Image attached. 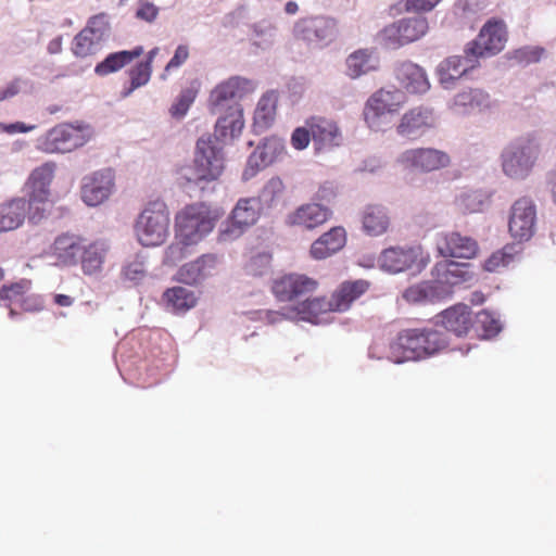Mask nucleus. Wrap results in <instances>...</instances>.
I'll return each mask as SVG.
<instances>
[{
    "mask_svg": "<svg viewBox=\"0 0 556 556\" xmlns=\"http://www.w3.org/2000/svg\"><path fill=\"white\" fill-rule=\"evenodd\" d=\"M25 87V81L22 78H14L0 89V102L9 100L20 94Z\"/></svg>",
    "mask_w": 556,
    "mask_h": 556,
    "instance_id": "nucleus-55",
    "label": "nucleus"
},
{
    "mask_svg": "<svg viewBox=\"0 0 556 556\" xmlns=\"http://www.w3.org/2000/svg\"><path fill=\"white\" fill-rule=\"evenodd\" d=\"M432 113L428 109L414 108L405 113L397 126V132L403 136H412L419 130L432 125Z\"/></svg>",
    "mask_w": 556,
    "mask_h": 556,
    "instance_id": "nucleus-38",
    "label": "nucleus"
},
{
    "mask_svg": "<svg viewBox=\"0 0 556 556\" xmlns=\"http://www.w3.org/2000/svg\"><path fill=\"white\" fill-rule=\"evenodd\" d=\"M109 245L103 240H94L84 243V250L79 255L78 264L87 276L98 275L102 271Z\"/></svg>",
    "mask_w": 556,
    "mask_h": 556,
    "instance_id": "nucleus-30",
    "label": "nucleus"
},
{
    "mask_svg": "<svg viewBox=\"0 0 556 556\" xmlns=\"http://www.w3.org/2000/svg\"><path fill=\"white\" fill-rule=\"evenodd\" d=\"M198 94V88L188 87L182 89L176 101L172 104L169 113L172 117L180 119L189 111Z\"/></svg>",
    "mask_w": 556,
    "mask_h": 556,
    "instance_id": "nucleus-47",
    "label": "nucleus"
},
{
    "mask_svg": "<svg viewBox=\"0 0 556 556\" xmlns=\"http://www.w3.org/2000/svg\"><path fill=\"white\" fill-rule=\"evenodd\" d=\"M123 276L130 281H139L146 276L144 264L141 261L129 262L123 268Z\"/></svg>",
    "mask_w": 556,
    "mask_h": 556,
    "instance_id": "nucleus-54",
    "label": "nucleus"
},
{
    "mask_svg": "<svg viewBox=\"0 0 556 556\" xmlns=\"http://www.w3.org/2000/svg\"><path fill=\"white\" fill-rule=\"evenodd\" d=\"M311 129L305 127H298L291 135V144L296 150L305 149L311 141Z\"/></svg>",
    "mask_w": 556,
    "mask_h": 556,
    "instance_id": "nucleus-56",
    "label": "nucleus"
},
{
    "mask_svg": "<svg viewBox=\"0 0 556 556\" xmlns=\"http://www.w3.org/2000/svg\"><path fill=\"white\" fill-rule=\"evenodd\" d=\"M62 50V37H55L48 43V51L51 54L60 53Z\"/></svg>",
    "mask_w": 556,
    "mask_h": 556,
    "instance_id": "nucleus-63",
    "label": "nucleus"
},
{
    "mask_svg": "<svg viewBox=\"0 0 556 556\" xmlns=\"http://www.w3.org/2000/svg\"><path fill=\"white\" fill-rule=\"evenodd\" d=\"M278 103V94L276 91H268L258 100L254 117L253 126L256 131L268 129L276 117Z\"/></svg>",
    "mask_w": 556,
    "mask_h": 556,
    "instance_id": "nucleus-37",
    "label": "nucleus"
},
{
    "mask_svg": "<svg viewBox=\"0 0 556 556\" xmlns=\"http://www.w3.org/2000/svg\"><path fill=\"white\" fill-rule=\"evenodd\" d=\"M396 24L405 45L420 39L429 29L428 21L424 16L402 18Z\"/></svg>",
    "mask_w": 556,
    "mask_h": 556,
    "instance_id": "nucleus-42",
    "label": "nucleus"
},
{
    "mask_svg": "<svg viewBox=\"0 0 556 556\" xmlns=\"http://www.w3.org/2000/svg\"><path fill=\"white\" fill-rule=\"evenodd\" d=\"M330 312H334L330 299L320 296L307 299L294 307L288 308L281 315L289 319H300L318 324L321 321L323 315Z\"/></svg>",
    "mask_w": 556,
    "mask_h": 556,
    "instance_id": "nucleus-24",
    "label": "nucleus"
},
{
    "mask_svg": "<svg viewBox=\"0 0 556 556\" xmlns=\"http://www.w3.org/2000/svg\"><path fill=\"white\" fill-rule=\"evenodd\" d=\"M55 168L54 162H46L33 169L27 178L26 217L33 224H38L46 218L53 206L50 186L54 179Z\"/></svg>",
    "mask_w": 556,
    "mask_h": 556,
    "instance_id": "nucleus-3",
    "label": "nucleus"
},
{
    "mask_svg": "<svg viewBox=\"0 0 556 556\" xmlns=\"http://www.w3.org/2000/svg\"><path fill=\"white\" fill-rule=\"evenodd\" d=\"M513 261V248L505 247L502 250L494 252L488 260H485L483 268L488 271H497L498 269L508 266Z\"/></svg>",
    "mask_w": 556,
    "mask_h": 556,
    "instance_id": "nucleus-51",
    "label": "nucleus"
},
{
    "mask_svg": "<svg viewBox=\"0 0 556 556\" xmlns=\"http://www.w3.org/2000/svg\"><path fill=\"white\" fill-rule=\"evenodd\" d=\"M2 129L8 134H15V132H27L33 129H35L34 125L27 126L22 122H16L12 124H5L1 125Z\"/></svg>",
    "mask_w": 556,
    "mask_h": 556,
    "instance_id": "nucleus-59",
    "label": "nucleus"
},
{
    "mask_svg": "<svg viewBox=\"0 0 556 556\" xmlns=\"http://www.w3.org/2000/svg\"><path fill=\"white\" fill-rule=\"evenodd\" d=\"M332 217V211L319 203H304L290 212L286 224L303 230H315L325 225Z\"/></svg>",
    "mask_w": 556,
    "mask_h": 556,
    "instance_id": "nucleus-17",
    "label": "nucleus"
},
{
    "mask_svg": "<svg viewBox=\"0 0 556 556\" xmlns=\"http://www.w3.org/2000/svg\"><path fill=\"white\" fill-rule=\"evenodd\" d=\"M337 33V21L324 15L300 18L293 28L294 37L308 43L327 45L336 38Z\"/></svg>",
    "mask_w": 556,
    "mask_h": 556,
    "instance_id": "nucleus-12",
    "label": "nucleus"
},
{
    "mask_svg": "<svg viewBox=\"0 0 556 556\" xmlns=\"http://www.w3.org/2000/svg\"><path fill=\"white\" fill-rule=\"evenodd\" d=\"M162 300L166 309L175 314L189 311L198 302V298L192 290L179 286L166 289Z\"/></svg>",
    "mask_w": 556,
    "mask_h": 556,
    "instance_id": "nucleus-36",
    "label": "nucleus"
},
{
    "mask_svg": "<svg viewBox=\"0 0 556 556\" xmlns=\"http://www.w3.org/2000/svg\"><path fill=\"white\" fill-rule=\"evenodd\" d=\"M114 188V174L111 169L93 173L81 187V198L89 206H97L109 199Z\"/></svg>",
    "mask_w": 556,
    "mask_h": 556,
    "instance_id": "nucleus-21",
    "label": "nucleus"
},
{
    "mask_svg": "<svg viewBox=\"0 0 556 556\" xmlns=\"http://www.w3.org/2000/svg\"><path fill=\"white\" fill-rule=\"evenodd\" d=\"M54 303L59 306L68 307L74 303L73 298L66 294H55L54 295Z\"/></svg>",
    "mask_w": 556,
    "mask_h": 556,
    "instance_id": "nucleus-64",
    "label": "nucleus"
},
{
    "mask_svg": "<svg viewBox=\"0 0 556 556\" xmlns=\"http://www.w3.org/2000/svg\"><path fill=\"white\" fill-rule=\"evenodd\" d=\"M405 94L399 89H379L369 97L364 108V118L372 129H378L380 118L387 114H394L405 103Z\"/></svg>",
    "mask_w": 556,
    "mask_h": 556,
    "instance_id": "nucleus-11",
    "label": "nucleus"
},
{
    "mask_svg": "<svg viewBox=\"0 0 556 556\" xmlns=\"http://www.w3.org/2000/svg\"><path fill=\"white\" fill-rule=\"evenodd\" d=\"M86 238L74 232H63L55 237L50 247V255L61 266H76L84 250Z\"/></svg>",
    "mask_w": 556,
    "mask_h": 556,
    "instance_id": "nucleus-19",
    "label": "nucleus"
},
{
    "mask_svg": "<svg viewBox=\"0 0 556 556\" xmlns=\"http://www.w3.org/2000/svg\"><path fill=\"white\" fill-rule=\"evenodd\" d=\"M90 139L88 129L68 123L58 124L37 139V148L49 154L72 152Z\"/></svg>",
    "mask_w": 556,
    "mask_h": 556,
    "instance_id": "nucleus-6",
    "label": "nucleus"
},
{
    "mask_svg": "<svg viewBox=\"0 0 556 556\" xmlns=\"http://www.w3.org/2000/svg\"><path fill=\"white\" fill-rule=\"evenodd\" d=\"M547 186L554 202L556 203V168L553 169L547 177Z\"/></svg>",
    "mask_w": 556,
    "mask_h": 556,
    "instance_id": "nucleus-62",
    "label": "nucleus"
},
{
    "mask_svg": "<svg viewBox=\"0 0 556 556\" xmlns=\"http://www.w3.org/2000/svg\"><path fill=\"white\" fill-rule=\"evenodd\" d=\"M399 163L407 169L429 173L445 168L451 163L450 155L433 148H417L404 151Z\"/></svg>",
    "mask_w": 556,
    "mask_h": 556,
    "instance_id": "nucleus-14",
    "label": "nucleus"
},
{
    "mask_svg": "<svg viewBox=\"0 0 556 556\" xmlns=\"http://www.w3.org/2000/svg\"><path fill=\"white\" fill-rule=\"evenodd\" d=\"M216 218L204 203L187 205L175 218L177 238L197 244L213 230Z\"/></svg>",
    "mask_w": 556,
    "mask_h": 556,
    "instance_id": "nucleus-4",
    "label": "nucleus"
},
{
    "mask_svg": "<svg viewBox=\"0 0 556 556\" xmlns=\"http://www.w3.org/2000/svg\"><path fill=\"white\" fill-rule=\"evenodd\" d=\"M159 15V8L150 0H138V7L136 10V17L146 21L153 22Z\"/></svg>",
    "mask_w": 556,
    "mask_h": 556,
    "instance_id": "nucleus-52",
    "label": "nucleus"
},
{
    "mask_svg": "<svg viewBox=\"0 0 556 556\" xmlns=\"http://www.w3.org/2000/svg\"><path fill=\"white\" fill-rule=\"evenodd\" d=\"M273 254L269 251L253 252L244 266L245 274L253 278L266 277L271 274Z\"/></svg>",
    "mask_w": 556,
    "mask_h": 556,
    "instance_id": "nucleus-44",
    "label": "nucleus"
},
{
    "mask_svg": "<svg viewBox=\"0 0 556 556\" xmlns=\"http://www.w3.org/2000/svg\"><path fill=\"white\" fill-rule=\"evenodd\" d=\"M143 52L142 47H137L134 50L118 51L109 54L102 62L98 63L94 67L96 74L105 76L114 73L125 65L129 64L136 58H139Z\"/></svg>",
    "mask_w": 556,
    "mask_h": 556,
    "instance_id": "nucleus-41",
    "label": "nucleus"
},
{
    "mask_svg": "<svg viewBox=\"0 0 556 556\" xmlns=\"http://www.w3.org/2000/svg\"><path fill=\"white\" fill-rule=\"evenodd\" d=\"M442 0H406L407 11L428 12L435 8Z\"/></svg>",
    "mask_w": 556,
    "mask_h": 556,
    "instance_id": "nucleus-58",
    "label": "nucleus"
},
{
    "mask_svg": "<svg viewBox=\"0 0 556 556\" xmlns=\"http://www.w3.org/2000/svg\"><path fill=\"white\" fill-rule=\"evenodd\" d=\"M318 282L301 274H289L275 280L273 292L280 301H292L314 292Z\"/></svg>",
    "mask_w": 556,
    "mask_h": 556,
    "instance_id": "nucleus-20",
    "label": "nucleus"
},
{
    "mask_svg": "<svg viewBox=\"0 0 556 556\" xmlns=\"http://www.w3.org/2000/svg\"><path fill=\"white\" fill-rule=\"evenodd\" d=\"M191 245H194V243L185 242L181 238H177L176 233L175 241L168 245L165 251L164 263L167 265H176L188 255Z\"/></svg>",
    "mask_w": 556,
    "mask_h": 556,
    "instance_id": "nucleus-50",
    "label": "nucleus"
},
{
    "mask_svg": "<svg viewBox=\"0 0 556 556\" xmlns=\"http://www.w3.org/2000/svg\"><path fill=\"white\" fill-rule=\"evenodd\" d=\"M108 31L102 16H92L87 26L80 30L72 42V51L77 58H86L97 53Z\"/></svg>",
    "mask_w": 556,
    "mask_h": 556,
    "instance_id": "nucleus-15",
    "label": "nucleus"
},
{
    "mask_svg": "<svg viewBox=\"0 0 556 556\" xmlns=\"http://www.w3.org/2000/svg\"><path fill=\"white\" fill-rule=\"evenodd\" d=\"M543 151V138L538 131L528 132L509 143L502 152V168L513 179H526Z\"/></svg>",
    "mask_w": 556,
    "mask_h": 556,
    "instance_id": "nucleus-2",
    "label": "nucleus"
},
{
    "mask_svg": "<svg viewBox=\"0 0 556 556\" xmlns=\"http://www.w3.org/2000/svg\"><path fill=\"white\" fill-rule=\"evenodd\" d=\"M169 228V212L164 202L149 203L139 215L135 231L139 242L144 247L162 244Z\"/></svg>",
    "mask_w": 556,
    "mask_h": 556,
    "instance_id": "nucleus-5",
    "label": "nucleus"
},
{
    "mask_svg": "<svg viewBox=\"0 0 556 556\" xmlns=\"http://www.w3.org/2000/svg\"><path fill=\"white\" fill-rule=\"evenodd\" d=\"M403 298L406 302L413 304L441 300V298L438 294V291L434 288L432 280L421 281L419 283L408 287L403 292Z\"/></svg>",
    "mask_w": 556,
    "mask_h": 556,
    "instance_id": "nucleus-43",
    "label": "nucleus"
},
{
    "mask_svg": "<svg viewBox=\"0 0 556 556\" xmlns=\"http://www.w3.org/2000/svg\"><path fill=\"white\" fill-rule=\"evenodd\" d=\"M361 222L366 235L378 237L388 231L391 218L384 206L380 204H368L362 211Z\"/></svg>",
    "mask_w": 556,
    "mask_h": 556,
    "instance_id": "nucleus-33",
    "label": "nucleus"
},
{
    "mask_svg": "<svg viewBox=\"0 0 556 556\" xmlns=\"http://www.w3.org/2000/svg\"><path fill=\"white\" fill-rule=\"evenodd\" d=\"M429 262V254L425 253L419 245L406 248L391 247L383 250L379 257L381 268L393 274L408 269L421 271Z\"/></svg>",
    "mask_w": 556,
    "mask_h": 556,
    "instance_id": "nucleus-8",
    "label": "nucleus"
},
{
    "mask_svg": "<svg viewBox=\"0 0 556 556\" xmlns=\"http://www.w3.org/2000/svg\"><path fill=\"white\" fill-rule=\"evenodd\" d=\"M479 66V61L468 52L466 47L464 55H452L442 61L438 68L439 79L445 88L467 72Z\"/></svg>",
    "mask_w": 556,
    "mask_h": 556,
    "instance_id": "nucleus-23",
    "label": "nucleus"
},
{
    "mask_svg": "<svg viewBox=\"0 0 556 556\" xmlns=\"http://www.w3.org/2000/svg\"><path fill=\"white\" fill-rule=\"evenodd\" d=\"M315 142L325 147H338L342 142V134L337 123L320 116L311 117L306 122Z\"/></svg>",
    "mask_w": 556,
    "mask_h": 556,
    "instance_id": "nucleus-32",
    "label": "nucleus"
},
{
    "mask_svg": "<svg viewBox=\"0 0 556 556\" xmlns=\"http://www.w3.org/2000/svg\"><path fill=\"white\" fill-rule=\"evenodd\" d=\"M440 323L447 331L457 337H466L473 328V317L469 306L454 305L440 314Z\"/></svg>",
    "mask_w": 556,
    "mask_h": 556,
    "instance_id": "nucleus-26",
    "label": "nucleus"
},
{
    "mask_svg": "<svg viewBox=\"0 0 556 556\" xmlns=\"http://www.w3.org/2000/svg\"><path fill=\"white\" fill-rule=\"evenodd\" d=\"M253 81L233 76L218 84L210 93L208 108L212 114H220L231 104L253 91Z\"/></svg>",
    "mask_w": 556,
    "mask_h": 556,
    "instance_id": "nucleus-10",
    "label": "nucleus"
},
{
    "mask_svg": "<svg viewBox=\"0 0 556 556\" xmlns=\"http://www.w3.org/2000/svg\"><path fill=\"white\" fill-rule=\"evenodd\" d=\"M217 263L215 254H203L195 261L182 265L177 271V280L187 285L198 283L213 274Z\"/></svg>",
    "mask_w": 556,
    "mask_h": 556,
    "instance_id": "nucleus-28",
    "label": "nucleus"
},
{
    "mask_svg": "<svg viewBox=\"0 0 556 556\" xmlns=\"http://www.w3.org/2000/svg\"><path fill=\"white\" fill-rule=\"evenodd\" d=\"M152 66L150 62H140L129 72L130 87L124 92V96H129L135 89L144 86L150 80Z\"/></svg>",
    "mask_w": 556,
    "mask_h": 556,
    "instance_id": "nucleus-49",
    "label": "nucleus"
},
{
    "mask_svg": "<svg viewBox=\"0 0 556 556\" xmlns=\"http://www.w3.org/2000/svg\"><path fill=\"white\" fill-rule=\"evenodd\" d=\"M432 282L441 299L450 296L454 288L472 279L470 265L457 263L452 260H443L431 269Z\"/></svg>",
    "mask_w": 556,
    "mask_h": 556,
    "instance_id": "nucleus-9",
    "label": "nucleus"
},
{
    "mask_svg": "<svg viewBox=\"0 0 556 556\" xmlns=\"http://www.w3.org/2000/svg\"><path fill=\"white\" fill-rule=\"evenodd\" d=\"M345 243V229L341 226H336L312 243L309 254L314 260H325L342 250Z\"/></svg>",
    "mask_w": 556,
    "mask_h": 556,
    "instance_id": "nucleus-27",
    "label": "nucleus"
},
{
    "mask_svg": "<svg viewBox=\"0 0 556 556\" xmlns=\"http://www.w3.org/2000/svg\"><path fill=\"white\" fill-rule=\"evenodd\" d=\"M285 146L277 138H267L251 153L248 159L243 178L253 177L260 169L267 167L283 152Z\"/></svg>",
    "mask_w": 556,
    "mask_h": 556,
    "instance_id": "nucleus-22",
    "label": "nucleus"
},
{
    "mask_svg": "<svg viewBox=\"0 0 556 556\" xmlns=\"http://www.w3.org/2000/svg\"><path fill=\"white\" fill-rule=\"evenodd\" d=\"M26 218V200L17 198L9 202L0 212V232L18 228Z\"/></svg>",
    "mask_w": 556,
    "mask_h": 556,
    "instance_id": "nucleus-40",
    "label": "nucleus"
},
{
    "mask_svg": "<svg viewBox=\"0 0 556 556\" xmlns=\"http://www.w3.org/2000/svg\"><path fill=\"white\" fill-rule=\"evenodd\" d=\"M507 40L506 26L501 21H489L481 28L478 37L466 46L468 52L478 61L481 58L495 55L501 52Z\"/></svg>",
    "mask_w": 556,
    "mask_h": 556,
    "instance_id": "nucleus-13",
    "label": "nucleus"
},
{
    "mask_svg": "<svg viewBox=\"0 0 556 556\" xmlns=\"http://www.w3.org/2000/svg\"><path fill=\"white\" fill-rule=\"evenodd\" d=\"M536 210L533 201L529 198L518 199L511 206L509 218V232L520 241L529 240L535 228Z\"/></svg>",
    "mask_w": 556,
    "mask_h": 556,
    "instance_id": "nucleus-16",
    "label": "nucleus"
},
{
    "mask_svg": "<svg viewBox=\"0 0 556 556\" xmlns=\"http://www.w3.org/2000/svg\"><path fill=\"white\" fill-rule=\"evenodd\" d=\"M260 217V199L244 198L240 199L231 212V224L238 228L239 232L242 229L254 225Z\"/></svg>",
    "mask_w": 556,
    "mask_h": 556,
    "instance_id": "nucleus-35",
    "label": "nucleus"
},
{
    "mask_svg": "<svg viewBox=\"0 0 556 556\" xmlns=\"http://www.w3.org/2000/svg\"><path fill=\"white\" fill-rule=\"evenodd\" d=\"M224 169L222 149L213 144L212 139L200 138L197 142V152L192 173L186 178L192 182L211 181L217 179Z\"/></svg>",
    "mask_w": 556,
    "mask_h": 556,
    "instance_id": "nucleus-7",
    "label": "nucleus"
},
{
    "mask_svg": "<svg viewBox=\"0 0 556 556\" xmlns=\"http://www.w3.org/2000/svg\"><path fill=\"white\" fill-rule=\"evenodd\" d=\"M543 50L532 49V50H519L517 52V56L520 60H525L527 62H536L540 60Z\"/></svg>",
    "mask_w": 556,
    "mask_h": 556,
    "instance_id": "nucleus-60",
    "label": "nucleus"
},
{
    "mask_svg": "<svg viewBox=\"0 0 556 556\" xmlns=\"http://www.w3.org/2000/svg\"><path fill=\"white\" fill-rule=\"evenodd\" d=\"M189 58V49L186 45H180L176 48L175 53L173 58L169 60V62L166 64L164 74L162 75V78H166V74L169 73L172 70L177 68L181 66Z\"/></svg>",
    "mask_w": 556,
    "mask_h": 556,
    "instance_id": "nucleus-53",
    "label": "nucleus"
},
{
    "mask_svg": "<svg viewBox=\"0 0 556 556\" xmlns=\"http://www.w3.org/2000/svg\"><path fill=\"white\" fill-rule=\"evenodd\" d=\"M490 104V96L482 89H468L457 93L454 105L466 109H484Z\"/></svg>",
    "mask_w": 556,
    "mask_h": 556,
    "instance_id": "nucleus-45",
    "label": "nucleus"
},
{
    "mask_svg": "<svg viewBox=\"0 0 556 556\" xmlns=\"http://www.w3.org/2000/svg\"><path fill=\"white\" fill-rule=\"evenodd\" d=\"M447 346V337L442 331L427 327L407 328L390 342L388 358L395 364L415 362L431 357Z\"/></svg>",
    "mask_w": 556,
    "mask_h": 556,
    "instance_id": "nucleus-1",
    "label": "nucleus"
},
{
    "mask_svg": "<svg viewBox=\"0 0 556 556\" xmlns=\"http://www.w3.org/2000/svg\"><path fill=\"white\" fill-rule=\"evenodd\" d=\"M30 285L29 280L21 279L20 281L1 287L0 301H3V305L10 308L11 316L15 315V311L11 307L14 303L20 304V306L26 311L35 308V305L29 303L33 299L27 295Z\"/></svg>",
    "mask_w": 556,
    "mask_h": 556,
    "instance_id": "nucleus-34",
    "label": "nucleus"
},
{
    "mask_svg": "<svg viewBox=\"0 0 556 556\" xmlns=\"http://www.w3.org/2000/svg\"><path fill=\"white\" fill-rule=\"evenodd\" d=\"M283 191V184L279 178L270 179L262 190V197L274 202Z\"/></svg>",
    "mask_w": 556,
    "mask_h": 556,
    "instance_id": "nucleus-57",
    "label": "nucleus"
},
{
    "mask_svg": "<svg viewBox=\"0 0 556 556\" xmlns=\"http://www.w3.org/2000/svg\"><path fill=\"white\" fill-rule=\"evenodd\" d=\"M437 250L444 258H472L478 253V243L459 232L441 233L437 240Z\"/></svg>",
    "mask_w": 556,
    "mask_h": 556,
    "instance_id": "nucleus-18",
    "label": "nucleus"
},
{
    "mask_svg": "<svg viewBox=\"0 0 556 556\" xmlns=\"http://www.w3.org/2000/svg\"><path fill=\"white\" fill-rule=\"evenodd\" d=\"M473 328L479 336L483 338H491L497 334L501 330V323L490 312L481 311L473 317Z\"/></svg>",
    "mask_w": 556,
    "mask_h": 556,
    "instance_id": "nucleus-46",
    "label": "nucleus"
},
{
    "mask_svg": "<svg viewBox=\"0 0 556 556\" xmlns=\"http://www.w3.org/2000/svg\"><path fill=\"white\" fill-rule=\"evenodd\" d=\"M400 33L396 22L386 26L377 36L380 46L391 50L405 46Z\"/></svg>",
    "mask_w": 556,
    "mask_h": 556,
    "instance_id": "nucleus-48",
    "label": "nucleus"
},
{
    "mask_svg": "<svg viewBox=\"0 0 556 556\" xmlns=\"http://www.w3.org/2000/svg\"><path fill=\"white\" fill-rule=\"evenodd\" d=\"M369 286V281L364 279L342 282L330 296L334 312L342 313L348 311L353 302L367 292Z\"/></svg>",
    "mask_w": 556,
    "mask_h": 556,
    "instance_id": "nucleus-29",
    "label": "nucleus"
},
{
    "mask_svg": "<svg viewBox=\"0 0 556 556\" xmlns=\"http://www.w3.org/2000/svg\"><path fill=\"white\" fill-rule=\"evenodd\" d=\"M378 68V60L368 49H359L351 53L346 59V74L355 79Z\"/></svg>",
    "mask_w": 556,
    "mask_h": 556,
    "instance_id": "nucleus-39",
    "label": "nucleus"
},
{
    "mask_svg": "<svg viewBox=\"0 0 556 556\" xmlns=\"http://www.w3.org/2000/svg\"><path fill=\"white\" fill-rule=\"evenodd\" d=\"M334 195V190L332 188V186H329V185H323L320 186L319 190L317 191L316 193V199L317 200H329L330 197H333Z\"/></svg>",
    "mask_w": 556,
    "mask_h": 556,
    "instance_id": "nucleus-61",
    "label": "nucleus"
},
{
    "mask_svg": "<svg viewBox=\"0 0 556 556\" xmlns=\"http://www.w3.org/2000/svg\"><path fill=\"white\" fill-rule=\"evenodd\" d=\"M395 75L400 85L409 93H425L430 88L426 72L413 62L401 63Z\"/></svg>",
    "mask_w": 556,
    "mask_h": 556,
    "instance_id": "nucleus-31",
    "label": "nucleus"
},
{
    "mask_svg": "<svg viewBox=\"0 0 556 556\" xmlns=\"http://www.w3.org/2000/svg\"><path fill=\"white\" fill-rule=\"evenodd\" d=\"M214 136L217 140L228 141L237 138L244 126L243 111L240 104H231L218 114Z\"/></svg>",
    "mask_w": 556,
    "mask_h": 556,
    "instance_id": "nucleus-25",
    "label": "nucleus"
}]
</instances>
